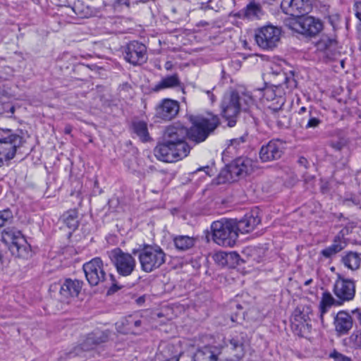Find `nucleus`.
<instances>
[{
  "mask_svg": "<svg viewBox=\"0 0 361 361\" xmlns=\"http://www.w3.org/2000/svg\"><path fill=\"white\" fill-rule=\"evenodd\" d=\"M281 35V30L280 28L268 25L256 31L255 41L262 49L272 50L278 46Z\"/></svg>",
  "mask_w": 361,
  "mask_h": 361,
  "instance_id": "nucleus-9",
  "label": "nucleus"
},
{
  "mask_svg": "<svg viewBox=\"0 0 361 361\" xmlns=\"http://www.w3.org/2000/svg\"><path fill=\"white\" fill-rule=\"evenodd\" d=\"M281 7L286 14L298 18L310 11L311 4L309 0H282Z\"/></svg>",
  "mask_w": 361,
  "mask_h": 361,
  "instance_id": "nucleus-15",
  "label": "nucleus"
},
{
  "mask_svg": "<svg viewBox=\"0 0 361 361\" xmlns=\"http://www.w3.org/2000/svg\"><path fill=\"white\" fill-rule=\"evenodd\" d=\"M2 240L10 244V250L18 257L28 258L31 255L30 246L27 245L21 231L14 228H7L2 231Z\"/></svg>",
  "mask_w": 361,
  "mask_h": 361,
  "instance_id": "nucleus-7",
  "label": "nucleus"
},
{
  "mask_svg": "<svg viewBox=\"0 0 361 361\" xmlns=\"http://www.w3.org/2000/svg\"><path fill=\"white\" fill-rule=\"evenodd\" d=\"M85 278L92 286L99 284L111 286L109 291L115 292L120 288L115 283V279L112 274H108L105 270L103 261L99 257H94L85 263L82 267Z\"/></svg>",
  "mask_w": 361,
  "mask_h": 361,
  "instance_id": "nucleus-3",
  "label": "nucleus"
},
{
  "mask_svg": "<svg viewBox=\"0 0 361 361\" xmlns=\"http://www.w3.org/2000/svg\"><path fill=\"white\" fill-rule=\"evenodd\" d=\"M126 324L128 326H129V327L128 328V330H130L132 329V326H135V327H139L141 326V320L140 319H137V320H134L133 317L132 316H129L126 319Z\"/></svg>",
  "mask_w": 361,
  "mask_h": 361,
  "instance_id": "nucleus-38",
  "label": "nucleus"
},
{
  "mask_svg": "<svg viewBox=\"0 0 361 361\" xmlns=\"http://www.w3.org/2000/svg\"><path fill=\"white\" fill-rule=\"evenodd\" d=\"M214 261L219 265L226 266L228 264V257L227 252H219L214 255Z\"/></svg>",
  "mask_w": 361,
  "mask_h": 361,
  "instance_id": "nucleus-34",
  "label": "nucleus"
},
{
  "mask_svg": "<svg viewBox=\"0 0 361 361\" xmlns=\"http://www.w3.org/2000/svg\"><path fill=\"white\" fill-rule=\"evenodd\" d=\"M329 357L333 358L335 361H352L350 357L343 355L335 350L330 353Z\"/></svg>",
  "mask_w": 361,
  "mask_h": 361,
  "instance_id": "nucleus-36",
  "label": "nucleus"
},
{
  "mask_svg": "<svg viewBox=\"0 0 361 361\" xmlns=\"http://www.w3.org/2000/svg\"><path fill=\"white\" fill-rule=\"evenodd\" d=\"M261 221L260 218L258 216L256 212H251L247 213L243 218L237 221L234 220V228L238 233H247L252 230Z\"/></svg>",
  "mask_w": 361,
  "mask_h": 361,
  "instance_id": "nucleus-18",
  "label": "nucleus"
},
{
  "mask_svg": "<svg viewBox=\"0 0 361 361\" xmlns=\"http://www.w3.org/2000/svg\"><path fill=\"white\" fill-rule=\"evenodd\" d=\"M1 258H2V257H1V255L0 254V262L1 261Z\"/></svg>",
  "mask_w": 361,
  "mask_h": 361,
  "instance_id": "nucleus-56",
  "label": "nucleus"
},
{
  "mask_svg": "<svg viewBox=\"0 0 361 361\" xmlns=\"http://www.w3.org/2000/svg\"><path fill=\"white\" fill-rule=\"evenodd\" d=\"M252 161L247 157H240L229 166L228 169L222 170L218 176L219 184L231 182L233 180V175L235 176H244L252 171Z\"/></svg>",
  "mask_w": 361,
  "mask_h": 361,
  "instance_id": "nucleus-8",
  "label": "nucleus"
},
{
  "mask_svg": "<svg viewBox=\"0 0 361 361\" xmlns=\"http://www.w3.org/2000/svg\"><path fill=\"white\" fill-rule=\"evenodd\" d=\"M108 339V335L104 331L97 330L87 335L85 340L80 344V348L84 351L93 349L94 347Z\"/></svg>",
  "mask_w": 361,
  "mask_h": 361,
  "instance_id": "nucleus-20",
  "label": "nucleus"
},
{
  "mask_svg": "<svg viewBox=\"0 0 361 361\" xmlns=\"http://www.w3.org/2000/svg\"><path fill=\"white\" fill-rule=\"evenodd\" d=\"M261 13V6L254 1L250 2L245 8V15L249 18H257Z\"/></svg>",
  "mask_w": 361,
  "mask_h": 361,
  "instance_id": "nucleus-33",
  "label": "nucleus"
},
{
  "mask_svg": "<svg viewBox=\"0 0 361 361\" xmlns=\"http://www.w3.org/2000/svg\"><path fill=\"white\" fill-rule=\"evenodd\" d=\"M254 105V100L247 94H240L235 91L226 94L221 102L223 116L228 121V126L233 127L240 111H247Z\"/></svg>",
  "mask_w": 361,
  "mask_h": 361,
  "instance_id": "nucleus-2",
  "label": "nucleus"
},
{
  "mask_svg": "<svg viewBox=\"0 0 361 361\" xmlns=\"http://www.w3.org/2000/svg\"><path fill=\"white\" fill-rule=\"evenodd\" d=\"M295 319L297 320V321H300L301 320V322L302 320L305 321V319H304V316H302V313L300 312L298 314H295Z\"/></svg>",
  "mask_w": 361,
  "mask_h": 361,
  "instance_id": "nucleus-44",
  "label": "nucleus"
},
{
  "mask_svg": "<svg viewBox=\"0 0 361 361\" xmlns=\"http://www.w3.org/2000/svg\"><path fill=\"white\" fill-rule=\"evenodd\" d=\"M206 93L208 94L211 102H214L215 100L214 95L209 90L206 91Z\"/></svg>",
  "mask_w": 361,
  "mask_h": 361,
  "instance_id": "nucleus-45",
  "label": "nucleus"
},
{
  "mask_svg": "<svg viewBox=\"0 0 361 361\" xmlns=\"http://www.w3.org/2000/svg\"><path fill=\"white\" fill-rule=\"evenodd\" d=\"M243 343V334L236 333L227 338H224L223 344H219V346L230 354L231 356L227 358L228 361H240L245 354Z\"/></svg>",
  "mask_w": 361,
  "mask_h": 361,
  "instance_id": "nucleus-12",
  "label": "nucleus"
},
{
  "mask_svg": "<svg viewBox=\"0 0 361 361\" xmlns=\"http://www.w3.org/2000/svg\"><path fill=\"white\" fill-rule=\"evenodd\" d=\"M63 224L72 231L79 225L78 212L76 209H70L64 212L61 217Z\"/></svg>",
  "mask_w": 361,
  "mask_h": 361,
  "instance_id": "nucleus-26",
  "label": "nucleus"
},
{
  "mask_svg": "<svg viewBox=\"0 0 361 361\" xmlns=\"http://www.w3.org/2000/svg\"><path fill=\"white\" fill-rule=\"evenodd\" d=\"M316 46L318 50L324 51L329 57L335 56L338 51L337 41L328 36H322Z\"/></svg>",
  "mask_w": 361,
  "mask_h": 361,
  "instance_id": "nucleus-23",
  "label": "nucleus"
},
{
  "mask_svg": "<svg viewBox=\"0 0 361 361\" xmlns=\"http://www.w3.org/2000/svg\"><path fill=\"white\" fill-rule=\"evenodd\" d=\"M311 281H312V280L307 281L305 283V285H308V284H310V282H311Z\"/></svg>",
  "mask_w": 361,
  "mask_h": 361,
  "instance_id": "nucleus-50",
  "label": "nucleus"
},
{
  "mask_svg": "<svg viewBox=\"0 0 361 361\" xmlns=\"http://www.w3.org/2000/svg\"><path fill=\"white\" fill-rule=\"evenodd\" d=\"M137 253L141 270L146 273L159 269L166 262V255L157 245L145 244Z\"/></svg>",
  "mask_w": 361,
  "mask_h": 361,
  "instance_id": "nucleus-5",
  "label": "nucleus"
},
{
  "mask_svg": "<svg viewBox=\"0 0 361 361\" xmlns=\"http://www.w3.org/2000/svg\"><path fill=\"white\" fill-rule=\"evenodd\" d=\"M334 293L341 303L351 300L355 296V284L350 279H338L334 284Z\"/></svg>",
  "mask_w": 361,
  "mask_h": 361,
  "instance_id": "nucleus-17",
  "label": "nucleus"
},
{
  "mask_svg": "<svg viewBox=\"0 0 361 361\" xmlns=\"http://www.w3.org/2000/svg\"><path fill=\"white\" fill-rule=\"evenodd\" d=\"M180 85L181 82L178 75L175 73L163 78L159 82L152 87V90L154 92H158L165 89L180 87Z\"/></svg>",
  "mask_w": 361,
  "mask_h": 361,
  "instance_id": "nucleus-24",
  "label": "nucleus"
},
{
  "mask_svg": "<svg viewBox=\"0 0 361 361\" xmlns=\"http://www.w3.org/2000/svg\"><path fill=\"white\" fill-rule=\"evenodd\" d=\"M263 98L271 102L268 108L276 111L281 109L284 104L285 99L283 97L277 95L276 90L272 87H267L264 90Z\"/></svg>",
  "mask_w": 361,
  "mask_h": 361,
  "instance_id": "nucleus-22",
  "label": "nucleus"
},
{
  "mask_svg": "<svg viewBox=\"0 0 361 361\" xmlns=\"http://www.w3.org/2000/svg\"><path fill=\"white\" fill-rule=\"evenodd\" d=\"M245 136H240L239 137L231 140V146L233 147L234 148L239 147L241 144L245 143Z\"/></svg>",
  "mask_w": 361,
  "mask_h": 361,
  "instance_id": "nucleus-39",
  "label": "nucleus"
},
{
  "mask_svg": "<svg viewBox=\"0 0 361 361\" xmlns=\"http://www.w3.org/2000/svg\"><path fill=\"white\" fill-rule=\"evenodd\" d=\"M213 241L224 247H233L238 234L234 228V219H221L211 226Z\"/></svg>",
  "mask_w": 361,
  "mask_h": 361,
  "instance_id": "nucleus-6",
  "label": "nucleus"
},
{
  "mask_svg": "<svg viewBox=\"0 0 361 361\" xmlns=\"http://www.w3.org/2000/svg\"><path fill=\"white\" fill-rule=\"evenodd\" d=\"M355 16L361 21V1H356L355 5Z\"/></svg>",
  "mask_w": 361,
  "mask_h": 361,
  "instance_id": "nucleus-40",
  "label": "nucleus"
},
{
  "mask_svg": "<svg viewBox=\"0 0 361 361\" xmlns=\"http://www.w3.org/2000/svg\"><path fill=\"white\" fill-rule=\"evenodd\" d=\"M25 142L21 130L0 128V166L13 159Z\"/></svg>",
  "mask_w": 361,
  "mask_h": 361,
  "instance_id": "nucleus-4",
  "label": "nucleus"
},
{
  "mask_svg": "<svg viewBox=\"0 0 361 361\" xmlns=\"http://www.w3.org/2000/svg\"><path fill=\"white\" fill-rule=\"evenodd\" d=\"M219 123V118L211 116L209 118L195 117L192 119V125L190 129L179 122L167 126L163 134L162 142L154 148L155 157L161 161L170 163L186 157L190 151L187 139L197 143L203 142Z\"/></svg>",
  "mask_w": 361,
  "mask_h": 361,
  "instance_id": "nucleus-1",
  "label": "nucleus"
},
{
  "mask_svg": "<svg viewBox=\"0 0 361 361\" xmlns=\"http://www.w3.org/2000/svg\"><path fill=\"white\" fill-rule=\"evenodd\" d=\"M292 82L293 83V86H295V81L293 80Z\"/></svg>",
  "mask_w": 361,
  "mask_h": 361,
  "instance_id": "nucleus-52",
  "label": "nucleus"
},
{
  "mask_svg": "<svg viewBox=\"0 0 361 361\" xmlns=\"http://www.w3.org/2000/svg\"><path fill=\"white\" fill-rule=\"evenodd\" d=\"M347 245L348 242L345 238V234L343 231H341L334 238L333 243L329 246L338 253L345 248Z\"/></svg>",
  "mask_w": 361,
  "mask_h": 361,
  "instance_id": "nucleus-32",
  "label": "nucleus"
},
{
  "mask_svg": "<svg viewBox=\"0 0 361 361\" xmlns=\"http://www.w3.org/2000/svg\"><path fill=\"white\" fill-rule=\"evenodd\" d=\"M323 25L319 19L312 16H302L293 19L289 23V27L306 37H314L322 29Z\"/></svg>",
  "mask_w": 361,
  "mask_h": 361,
  "instance_id": "nucleus-10",
  "label": "nucleus"
},
{
  "mask_svg": "<svg viewBox=\"0 0 361 361\" xmlns=\"http://www.w3.org/2000/svg\"><path fill=\"white\" fill-rule=\"evenodd\" d=\"M193 360L194 361H217L216 352L211 346H204L197 350Z\"/></svg>",
  "mask_w": 361,
  "mask_h": 361,
  "instance_id": "nucleus-28",
  "label": "nucleus"
},
{
  "mask_svg": "<svg viewBox=\"0 0 361 361\" xmlns=\"http://www.w3.org/2000/svg\"><path fill=\"white\" fill-rule=\"evenodd\" d=\"M285 143L279 139H273L263 145L259 150V159L262 162L272 161L280 159L283 154Z\"/></svg>",
  "mask_w": 361,
  "mask_h": 361,
  "instance_id": "nucleus-14",
  "label": "nucleus"
},
{
  "mask_svg": "<svg viewBox=\"0 0 361 361\" xmlns=\"http://www.w3.org/2000/svg\"><path fill=\"white\" fill-rule=\"evenodd\" d=\"M335 330L339 335H345L353 327V318L345 311H339L334 317Z\"/></svg>",
  "mask_w": 361,
  "mask_h": 361,
  "instance_id": "nucleus-19",
  "label": "nucleus"
},
{
  "mask_svg": "<svg viewBox=\"0 0 361 361\" xmlns=\"http://www.w3.org/2000/svg\"><path fill=\"white\" fill-rule=\"evenodd\" d=\"M237 314H232L229 317L228 319L226 320L225 324L226 325H232V324L237 322Z\"/></svg>",
  "mask_w": 361,
  "mask_h": 361,
  "instance_id": "nucleus-42",
  "label": "nucleus"
},
{
  "mask_svg": "<svg viewBox=\"0 0 361 361\" xmlns=\"http://www.w3.org/2000/svg\"><path fill=\"white\" fill-rule=\"evenodd\" d=\"M13 212L9 209L0 211V227L13 219Z\"/></svg>",
  "mask_w": 361,
  "mask_h": 361,
  "instance_id": "nucleus-35",
  "label": "nucleus"
},
{
  "mask_svg": "<svg viewBox=\"0 0 361 361\" xmlns=\"http://www.w3.org/2000/svg\"><path fill=\"white\" fill-rule=\"evenodd\" d=\"M338 252H336L333 248H331L330 246L323 249L320 252V255L324 257L325 259H331L334 256H335Z\"/></svg>",
  "mask_w": 361,
  "mask_h": 361,
  "instance_id": "nucleus-37",
  "label": "nucleus"
},
{
  "mask_svg": "<svg viewBox=\"0 0 361 361\" xmlns=\"http://www.w3.org/2000/svg\"><path fill=\"white\" fill-rule=\"evenodd\" d=\"M341 262L348 269L356 270L360 266L361 257L360 254L350 251L343 256Z\"/></svg>",
  "mask_w": 361,
  "mask_h": 361,
  "instance_id": "nucleus-29",
  "label": "nucleus"
},
{
  "mask_svg": "<svg viewBox=\"0 0 361 361\" xmlns=\"http://www.w3.org/2000/svg\"><path fill=\"white\" fill-rule=\"evenodd\" d=\"M179 103L171 99H164L155 108V116L163 121H171L179 111Z\"/></svg>",
  "mask_w": 361,
  "mask_h": 361,
  "instance_id": "nucleus-16",
  "label": "nucleus"
},
{
  "mask_svg": "<svg viewBox=\"0 0 361 361\" xmlns=\"http://www.w3.org/2000/svg\"><path fill=\"white\" fill-rule=\"evenodd\" d=\"M172 63L171 61H166L164 64V68L166 70L169 71L172 68Z\"/></svg>",
  "mask_w": 361,
  "mask_h": 361,
  "instance_id": "nucleus-43",
  "label": "nucleus"
},
{
  "mask_svg": "<svg viewBox=\"0 0 361 361\" xmlns=\"http://www.w3.org/2000/svg\"><path fill=\"white\" fill-rule=\"evenodd\" d=\"M166 361H178V357L175 356L170 359L166 360Z\"/></svg>",
  "mask_w": 361,
  "mask_h": 361,
  "instance_id": "nucleus-48",
  "label": "nucleus"
},
{
  "mask_svg": "<svg viewBox=\"0 0 361 361\" xmlns=\"http://www.w3.org/2000/svg\"><path fill=\"white\" fill-rule=\"evenodd\" d=\"M359 319H360V324H361V314L359 316Z\"/></svg>",
  "mask_w": 361,
  "mask_h": 361,
  "instance_id": "nucleus-53",
  "label": "nucleus"
},
{
  "mask_svg": "<svg viewBox=\"0 0 361 361\" xmlns=\"http://www.w3.org/2000/svg\"><path fill=\"white\" fill-rule=\"evenodd\" d=\"M302 123H305L304 128L305 129H314L319 126L322 123L319 114L312 108L308 111L306 116L302 118Z\"/></svg>",
  "mask_w": 361,
  "mask_h": 361,
  "instance_id": "nucleus-27",
  "label": "nucleus"
},
{
  "mask_svg": "<svg viewBox=\"0 0 361 361\" xmlns=\"http://www.w3.org/2000/svg\"><path fill=\"white\" fill-rule=\"evenodd\" d=\"M173 243L176 249L185 251L194 246L195 239L188 235H178L173 238Z\"/></svg>",
  "mask_w": 361,
  "mask_h": 361,
  "instance_id": "nucleus-30",
  "label": "nucleus"
},
{
  "mask_svg": "<svg viewBox=\"0 0 361 361\" xmlns=\"http://www.w3.org/2000/svg\"><path fill=\"white\" fill-rule=\"evenodd\" d=\"M228 261L233 260L234 262H238L240 257L239 255L235 252H227Z\"/></svg>",
  "mask_w": 361,
  "mask_h": 361,
  "instance_id": "nucleus-41",
  "label": "nucleus"
},
{
  "mask_svg": "<svg viewBox=\"0 0 361 361\" xmlns=\"http://www.w3.org/2000/svg\"><path fill=\"white\" fill-rule=\"evenodd\" d=\"M341 302L338 300L334 299L332 295L328 292L325 291L322 293V298L319 302V317L322 322L324 319V315L329 312V309L332 306L340 305Z\"/></svg>",
  "mask_w": 361,
  "mask_h": 361,
  "instance_id": "nucleus-25",
  "label": "nucleus"
},
{
  "mask_svg": "<svg viewBox=\"0 0 361 361\" xmlns=\"http://www.w3.org/2000/svg\"><path fill=\"white\" fill-rule=\"evenodd\" d=\"M356 338H359L361 341V334L360 335H356Z\"/></svg>",
  "mask_w": 361,
  "mask_h": 361,
  "instance_id": "nucleus-51",
  "label": "nucleus"
},
{
  "mask_svg": "<svg viewBox=\"0 0 361 361\" xmlns=\"http://www.w3.org/2000/svg\"><path fill=\"white\" fill-rule=\"evenodd\" d=\"M306 109H306V107L302 106V107H301V108L300 109V110H299V112H298V113H299L300 114H302V113L305 112V111H306Z\"/></svg>",
  "mask_w": 361,
  "mask_h": 361,
  "instance_id": "nucleus-47",
  "label": "nucleus"
},
{
  "mask_svg": "<svg viewBox=\"0 0 361 361\" xmlns=\"http://www.w3.org/2000/svg\"><path fill=\"white\" fill-rule=\"evenodd\" d=\"M360 51H361V42H360Z\"/></svg>",
  "mask_w": 361,
  "mask_h": 361,
  "instance_id": "nucleus-55",
  "label": "nucleus"
},
{
  "mask_svg": "<svg viewBox=\"0 0 361 361\" xmlns=\"http://www.w3.org/2000/svg\"><path fill=\"white\" fill-rule=\"evenodd\" d=\"M111 259L118 274L123 276H130L136 267L135 259L132 255L124 252L120 248L111 250Z\"/></svg>",
  "mask_w": 361,
  "mask_h": 361,
  "instance_id": "nucleus-11",
  "label": "nucleus"
},
{
  "mask_svg": "<svg viewBox=\"0 0 361 361\" xmlns=\"http://www.w3.org/2000/svg\"><path fill=\"white\" fill-rule=\"evenodd\" d=\"M237 307H238V308H241V306H240V305H237Z\"/></svg>",
  "mask_w": 361,
  "mask_h": 361,
  "instance_id": "nucleus-54",
  "label": "nucleus"
},
{
  "mask_svg": "<svg viewBox=\"0 0 361 361\" xmlns=\"http://www.w3.org/2000/svg\"><path fill=\"white\" fill-rule=\"evenodd\" d=\"M135 133L143 142H147L149 140V136L147 130V123L143 121L135 122L133 125Z\"/></svg>",
  "mask_w": 361,
  "mask_h": 361,
  "instance_id": "nucleus-31",
  "label": "nucleus"
},
{
  "mask_svg": "<svg viewBox=\"0 0 361 361\" xmlns=\"http://www.w3.org/2000/svg\"><path fill=\"white\" fill-rule=\"evenodd\" d=\"M124 4L126 5V6H129L130 5V2L128 0H126V1H124Z\"/></svg>",
  "mask_w": 361,
  "mask_h": 361,
  "instance_id": "nucleus-49",
  "label": "nucleus"
},
{
  "mask_svg": "<svg viewBox=\"0 0 361 361\" xmlns=\"http://www.w3.org/2000/svg\"><path fill=\"white\" fill-rule=\"evenodd\" d=\"M82 282L79 280L66 279L60 288V294L65 297H76L80 293Z\"/></svg>",
  "mask_w": 361,
  "mask_h": 361,
  "instance_id": "nucleus-21",
  "label": "nucleus"
},
{
  "mask_svg": "<svg viewBox=\"0 0 361 361\" xmlns=\"http://www.w3.org/2000/svg\"><path fill=\"white\" fill-rule=\"evenodd\" d=\"M124 53L126 61L133 66H140L147 60L146 46L137 41L128 43Z\"/></svg>",
  "mask_w": 361,
  "mask_h": 361,
  "instance_id": "nucleus-13",
  "label": "nucleus"
},
{
  "mask_svg": "<svg viewBox=\"0 0 361 361\" xmlns=\"http://www.w3.org/2000/svg\"><path fill=\"white\" fill-rule=\"evenodd\" d=\"M71 131H72V128H71V126H66L65 127V128H64V133H65L66 134L69 135V134H71Z\"/></svg>",
  "mask_w": 361,
  "mask_h": 361,
  "instance_id": "nucleus-46",
  "label": "nucleus"
}]
</instances>
